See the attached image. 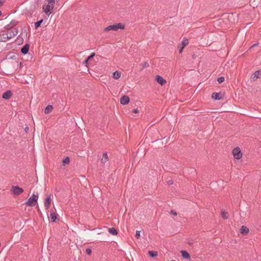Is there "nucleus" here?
Here are the masks:
<instances>
[{
    "label": "nucleus",
    "mask_w": 261,
    "mask_h": 261,
    "mask_svg": "<svg viewBox=\"0 0 261 261\" xmlns=\"http://www.w3.org/2000/svg\"><path fill=\"white\" fill-rule=\"evenodd\" d=\"M38 199V195L33 194L24 204L30 206H34L36 205V203L37 202Z\"/></svg>",
    "instance_id": "obj_1"
},
{
    "label": "nucleus",
    "mask_w": 261,
    "mask_h": 261,
    "mask_svg": "<svg viewBox=\"0 0 261 261\" xmlns=\"http://www.w3.org/2000/svg\"><path fill=\"white\" fill-rule=\"evenodd\" d=\"M124 25L121 23H115L109 25L104 29V31L108 32L111 30L117 31L118 29H123Z\"/></svg>",
    "instance_id": "obj_2"
},
{
    "label": "nucleus",
    "mask_w": 261,
    "mask_h": 261,
    "mask_svg": "<svg viewBox=\"0 0 261 261\" xmlns=\"http://www.w3.org/2000/svg\"><path fill=\"white\" fill-rule=\"evenodd\" d=\"M54 6L50 4L44 5L43 6V10L46 15L49 16L53 11Z\"/></svg>",
    "instance_id": "obj_3"
},
{
    "label": "nucleus",
    "mask_w": 261,
    "mask_h": 261,
    "mask_svg": "<svg viewBox=\"0 0 261 261\" xmlns=\"http://www.w3.org/2000/svg\"><path fill=\"white\" fill-rule=\"evenodd\" d=\"M11 192L14 196H18L23 193V190L17 186H13L12 187Z\"/></svg>",
    "instance_id": "obj_4"
},
{
    "label": "nucleus",
    "mask_w": 261,
    "mask_h": 261,
    "mask_svg": "<svg viewBox=\"0 0 261 261\" xmlns=\"http://www.w3.org/2000/svg\"><path fill=\"white\" fill-rule=\"evenodd\" d=\"M232 154L235 159L239 160L242 156V153L239 147H236L232 150Z\"/></svg>",
    "instance_id": "obj_5"
},
{
    "label": "nucleus",
    "mask_w": 261,
    "mask_h": 261,
    "mask_svg": "<svg viewBox=\"0 0 261 261\" xmlns=\"http://www.w3.org/2000/svg\"><path fill=\"white\" fill-rule=\"evenodd\" d=\"M6 33V36H8L9 40L15 37L18 34V30L14 29L12 30H5Z\"/></svg>",
    "instance_id": "obj_6"
},
{
    "label": "nucleus",
    "mask_w": 261,
    "mask_h": 261,
    "mask_svg": "<svg viewBox=\"0 0 261 261\" xmlns=\"http://www.w3.org/2000/svg\"><path fill=\"white\" fill-rule=\"evenodd\" d=\"M53 198V195L49 194L44 200V207L46 210H48L50 205L52 199Z\"/></svg>",
    "instance_id": "obj_7"
},
{
    "label": "nucleus",
    "mask_w": 261,
    "mask_h": 261,
    "mask_svg": "<svg viewBox=\"0 0 261 261\" xmlns=\"http://www.w3.org/2000/svg\"><path fill=\"white\" fill-rule=\"evenodd\" d=\"M18 23V21L16 20H12L8 24L6 25L4 29L5 30H12L14 29V27Z\"/></svg>",
    "instance_id": "obj_8"
},
{
    "label": "nucleus",
    "mask_w": 261,
    "mask_h": 261,
    "mask_svg": "<svg viewBox=\"0 0 261 261\" xmlns=\"http://www.w3.org/2000/svg\"><path fill=\"white\" fill-rule=\"evenodd\" d=\"M9 40L8 36H6V33L5 30L0 31V42H6Z\"/></svg>",
    "instance_id": "obj_9"
},
{
    "label": "nucleus",
    "mask_w": 261,
    "mask_h": 261,
    "mask_svg": "<svg viewBox=\"0 0 261 261\" xmlns=\"http://www.w3.org/2000/svg\"><path fill=\"white\" fill-rule=\"evenodd\" d=\"M189 44V40L184 38L182 41L181 44L179 45V53H181L184 47Z\"/></svg>",
    "instance_id": "obj_10"
},
{
    "label": "nucleus",
    "mask_w": 261,
    "mask_h": 261,
    "mask_svg": "<svg viewBox=\"0 0 261 261\" xmlns=\"http://www.w3.org/2000/svg\"><path fill=\"white\" fill-rule=\"evenodd\" d=\"M155 80L157 83L163 86L166 83V81L164 80L161 76L157 75Z\"/></svg>",
    "instance_id": "obj_11"
},
{
    "label": "nucleus",
    "mask_w": 261,
    "mask_h": 261,
    "mask_svg": "<svg viewBox=\"0 0 261 261\" xmlns=\"http://www.w3.org/2000/svg\"><path fill=\"white\" fill-rule=\"evenodd\" d=\"M120 101V103L122 105L127 104L129 101V98L128 96L123 95L121 97Z\"/></svg>",
    "instance_id": "obj_12"
},
{
    "label": "nucleus",
    "mask_w": 261,
    "mask_h": 261,
    "mask_svg": "<svg viewBox=\"0 0 261 261\" xmlns=\"http://www.w3.org/2000/svg\"><path fill=\"white\" fill-rule=\"evenodd\" d=\"M49 217L51 222H54L56 221L57 219V214L54 212V210H50Z\"/></svg>",
    "instance_id": "obj_13"
},
{
    "label": "nucleus",
    "mask_w": 261,
    "mask_h": 261,
    "mask_svg": "<svg viewBox=\"0 0 261 261\" xmlns=\"http://www.w3.org/2000/svg\"><path fill=\"white\" fill-rule=\"evenodd\" d=\"M12 95L11 91L8 90L6 92H4L2 95L3 98L5 99H8L10 98Z\"/></svg>",
    "instance_id": "obj_14"
},
{
    "label": "nucleus",
    "mask_w": 261,
    "mask_h": 261,
    "mask_svg": "<svg viewBox=\"0 0 261 261\" xmlns=\"http://www.w3.org/2000/svg\"><path fill=\"white\" fill-rule=\"evenodd\" d=\"M212 97L215 100H220L222 98V95L221 93L214 92L212 94Z\"/></svg>",
    "instance_id": "obj_15"
},
{
    "label": "nucleus",
    "mask_w": 261,
    "mask_h": 261,
    "mask_svg": "<svg viewBox=\"0 0 261 261\" xmlns=\"http://www.w3.org/2000/svg\"><path fill=\"white\" fill-rule=\"evenodd\" d=\"M29 50V45L27 44H25L21 49V53L23 55H26Z\"/></svg>",
    "instance_id": "obj_16"
},
{
    "label": "nucleus",
    "mask_w": 261,
    "mask_h": 261,
    "mask_svg": "<svg viewBox=\"0 0 261 261\" xmlns=\"http://www.w3.org/2000/svg\"><path fill=\"white\" fill-rule=\"evenodd\" d=\"M180 253H181V256L184 258H187V259H190V255L187 251H185V250H181Z\"/></svg>",
    "instance_id": "obj_17"
},
{
    "label": "nucleus",
    "mask_w": 261,
    "mask_h": 261,
    "mask_svg": "<svg viewBox=\"0 0 261 261\" xmlns=\"http://www.w3.org/2000/svg\"><path fill=\"white\" fill-rule=\"evenodd\" d=\"M249 231V229L244 225L242 226L240 228V232L243 234H247Z\"/></svg>",
    "instance_id": "obj_18"
},
{
    "label": "nucleus",
    "mask_w": 261,
    "mask_h": 261,
    "mask_svg": "<svg viewBox=\"0 0 261 261\" xmlns=\"http://www.w3.org/2000/svg\"><path fill=\"white\" fill-rule=\"evenodd\" d=\"M261 77V70L255 71L253 74V79L255 80Z\"/></svg>",
    "instance_id": "obj_19"
},
{
    "label": "nucleus",
    "mask_w": 261,
    "mask_h": 261,
    "mask_svg": "<svg viewBox=\"0 0 261 261\" xmlns=\"http://www.w3.org/2000/svg\"><path fill=\"white\" fill-rule=\"evenodd\" d=\"M95 53H92L91 54V55L87 58V59L84 61V64L87 65L89 63V61L91 60L92 58H93L95 56Z\"/></svg>",
    "instance_id": "obj_20"
},
{
    "label": "nucleus",
    "mask_w": 261,
    "mask_h": 261,
    "mask_svg": "<svg viewBox=\"0 0 261 261\" xmlns=\"http://www.w3.org/2000/svg\"><path fill=\"white\" fill-rule=\"evenodd\" d=\"M121 76V72L118 71H115L113 73V77L115 79H118Z\"/></svg>",
    "instance_id": "obj_21"
},
{
    "label": "nucleus",
    "mask_w": 261,
    "mask_h": 261,
    "mask_svg": "<svg viewBox=\"0 0 261 261\" xmlns=\"http://www.w3.org/2000/svg\"><path fill=\"white\" fill-rule=\"evenodd\" d=\"M108 231L110 233L114 236L116 235L118 233L117 231L114 227L109 228Z\"/></svg>",
    "instance_id": "obj_22"
},
{
    "label": "nucleus",
    "mask_w": 261,
    "mask_h": 261,
    "mask_svg": "<svg viewBox=\"0 0 261 261\" xmlns=\"http://www.w3.org/2000/svg\"><path fill=\"white\" fill-rule=\"evenodd\" d=\"M53 108L52 106H51V105L47 106L45 109L44 113L45 114H48L53 110Z\"/></svg>",
    "instance_id": "obj_23"
},
{
    "label": "nucleus",
    "mask_w": 261,
    "mask_h": 261,
    "mask_svg": "<svg viewBox=\"0 0 261 261\" xmlns=\"http://www.w3.org/2000/svg\"><path fill=\"white\" fill-rule=\"evenodd\" d=\"M221 214L222 217L224 219H227L228 218V213L226 212L224 210H221Z\"/></svg>",
    "instance_id": "obj_24"
},
{
    "label": "nucleus",
    "mask_w": 261,
    "mask_h": 261,
    "mask_svg": "<svg viewBox=\"0 0 261 261\" xmlns=\"http://www.w3.org/2000/svg\"><path fill=\"white\" fill-rule=\"evenodd\" d=\"M108 160V156L107 153L106 152H105L102 154V158L101 159V161L103 163H105Z\"/></svg>",
    "instance_id": "obj_25"
},
{
    "label": "nucleus",
    "mask_w": 261,
    "mask_h": 261,
    "mask_svg": "<svg viewBox=\"0 0 261 261\" xmlns=\"http://www.w3.org/2000/svg\"><path fill=\"white\" fill-rule=\"evenodd\" d=\"M148 254L150 255V256L153 257L158 256V253L156 251H149L148 252Z\"/></svg>",
    "instance_id": "obj_26"
},
{
    "label": "nucleus",
    "mask_w": 261,
    "mask_h": 261,
    "mask_svg": "<svg viewBox=\"0 0 261 261\" xmlns=\"http://www.w3.org/2000/svg\"><path fill=\"white\" fill-rule=\"evenodd\" d=\"M42 22H43V19H41V20H39V21H38L37 22H36L35 23V28L37 29L38 28H39L40 26V25H41V23Z\"/></svg>",
    "instance_id": "obj_27"
},
{
    "label": "nucleus",
    "mask_w": 261,
    "mask_h": 261,
    "mask_svg": "<svg viewBox=\"0 0 261 261\" xmlns=\"http://www.w3.org/2000/svg\"><path fill=\"white\" fill-rule=\"evenodd\" d=\"M69 162H70V159L68 156L64 158L63 160V163L64 164H67L69 163Z\"/></svg>",
    "instance_id": "obj_28"
},
{
    "label": "nucleus",
    "mask_w": 261,
    "mask_h": 261,
    "mask_svg": "<svg viewBox=\"0 0 261 261\" xmlns=\"http://www.w3.org/2000/svg\"><path fill=\"white\" fill-rule=\"evenodd\" d=\"M217 81L219 83L221 84L224 81V77L223 76L220 77L217 79Z\"/></svg>",
    "instance_id": "obj_29"
},
{
    "label": "nucleus",
    "mask_w": 261,
    "mask_h": 261,
    "mask_svg": "<svg viewBox=\"0 0 261 261\" xmlns=\"http://www.w3.org/2000/svg\"><path fill=\"white\" fill-rule=\"evenodd\" d=\"M137 239H139L140 237V230H137L136 231V235H135Z\"/></svg>",
    "instance_id": "obj_30"
},
{
    "label": "nucleus",
    "mask_w": 261,
    "mask_h": 261,
    "mask_svg": "<svg viewBox=\"0 0 261 261\" xmlns=\"http://www.w3.org/2000/svg\"><path fill=\"white\" fill-rule=\"evenodd\" d=\"M48 4H50L51 5L55 6V0H47Z\"/></svg>",
    "instance_id": "obj_31"
},
{
    "label": "nucleus",
    "mask_w": 261,
    "mask_h": 261,
    "mask_svg": "<svg viewBox=\"0 0 261 261\" xmlns=\"http://www.w3.org/2000/svg\"><path fill=\"white\" fill-rule=\"evenodd\" d=\"M91 252L92 251L90 248H87L86 250V253L88 255H90L91 254Z\"/></svg>",
    "instance_id": "obj_32"
},
{
    "label": "nucleus",
    "mask_w": 261,
    "mask_h": 261,
    "mask_svg": "<svg viewBox=\"0 0 261 261\" xmlns=\"http://www.w3.org/2000/svg\"><path fill=\"white\" fill-rule=\"evenodd\" d=\"M132 112L137 114L139 113V110L138 109H135L133 110Z\"/></svg>",
    "instance_id": "obj_33"
},
{
    "label": "nucleus",
    "mask_w": 261,
    "mask_h": 261,
    "mask_svg": "<svg viewBox=\"0 0 261 261\" xmlns=\"http://www.w3.org/2000/svg\"><path fill=\"white\" fill-rule=\"evenodd\" d=\"M149 65L147 62H145L143 65V68L148 67Z\"/></svg>",
    "instance_id": "obj_34"
},
{
    "label": "nucleus",
    "mask_w": 261,
    "mask_h": 261,
    "mask_svg": "<svg viewBox=\"0 0 261 261\" xmlns=\"http://www.w3.org/2000/svg\"><path fill=\"white\" fill-rule=\"evenodd\" d=\"M171 213L172 214H173V215H174V216H177V213H176V212H174V211H171Z\"/></svg>",
    "instance_id": "obj_35"
},
{
    "label": "nucleus",
    "mask_w": 261,
    "mask_h": 261,
    "mask_svg": "<svg viewBox=\"0 0 261 261\" xmlns=\"http://www.w3.org/2000/svg\"><path fill=\"white\" fill-rule=\"evenodd\" d=\"M168 184H169V185H172V184H173V181H172V180H169L168 181Z\"/></svg>",
    "instance_id": "obj_36"
},
{
    "label": "nucleus",
    "mask_w": 261,
    "mask_h": 261,
    "mask_svg": "<svg viewBox=\"0 0 261 261\" xmlns=\"http://www.w3.org/2000/svg\"><path fill=\"white\" fill-rule=\"evenodd\" d=\"M24 130L27 132L28 130H29V127L28 126H27L25 128H24Z\"/></svg>",
    "instance_id": "obj_37"
},
{
    "label": "nucleus",
    "mask_w": 261,
    "mask_h": 261,
    "mask_svg": "<svg viewBox=\"0 0 261 261\" xmlns=\"http://www.w3.org/2000/svg\"><path fill=\"white\" fill-rule=\"evenodd\" d=\"M3 5V2L0 1V7Z\"/></svg>",
    "instance_id": "obj_38"
},
{
    "label": "nucleus",
    "mask_w": 261,
    "mask_h": 261,
    "mask_svg": "<svg viewBox=\"0 0 261 261\" xmlns=\"http://www.w3.org/2000/svg\"><path fill=\"white\" fill-rule=\"evenodd\" d=\"M257 44H254L253 45H252L251 46V47H255V46H257Z\"/></svg>",
    "instance_id": "obj_39"
},
{
    "label": "nucleus",
    "mask_w": 261,
    "mask_h": 261,
    "mask_svg": "<svg viewBox=\"0 0 261 261\" xmlns=\"http://www.w3.org/2000/svg\"><path fill=\"white\" fill-rule=\"evenodd\" d=\"M1 14H2V12H1V11H0V16L1 15Z\"/></svg>",
    "instance_id": "obj_40"
}]
</instances>
